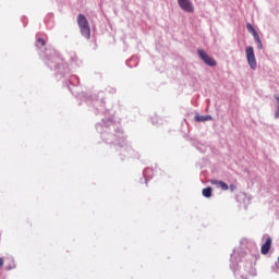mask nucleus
<instances>
[{
  "label": "nucleus",
  "mask_w": 279,
  "mask_h": 279,
  "mask_svg": "<svg viewBox=\"0 0 279 279\" xmlns=\"http://www.w3.org/2000/svg\"><path fill=\"white\" fill-rule=\"evenodd\" d=\"M178 3L184 12H193V3L190 0H178Z\"/></svg>",
  "instance_id": "4"
},
{
  "label": "nucleus",
  "mask_w": 279,
  "mask_h": 279,
  "mask_svg": "<svg viewBox=\"0 0 279 279\" xmlns=\"http://www.w3.org/2000/svg\"><path fill=\"white\" fill-rule=\"evenodd\" d=\"M37 45H38V47H40V46H41V47H45V41H44V39H43V38H39Z\"/></svg>",
  "instance_id": "11"
},
{
  "label": "nucleus",
  "mask_w": 279,
  "mask_h": 279,
  "mask_svg": "<svg viewBox=\"0 0 279 279\" xmlns=\"http://www.w3.org/2000/svg\"><path fill=\"white\" fill-rule=\"evenodd\" d=\"M194 119L197 123H202L204 121H210L213 118L210 116H195Z\"/></svg>",
  "instance_id": "7"
},
{
  "label": "nucleus",
  "mask_w": 279,
  "mask_h": 279,
  "mask_svg": "<svg viewBox=\"0 0 279 279\" xmlns=\"http://www.w3.org/2000/svg\"><path fill=\"white\" fill-rule=\"evenodd\" d=\"M256 43H258L259 45V49H263V44L260 43V38L259 37H255Z\"/></svg>",
  "instance_id": "12"
},
{
  "label": "nucleus",
  "mask_w": 279,
  "mask_h": 279,
  "mask_svg": "<svg viewBox=\"0 0 279 279\" xmlns=\"http://www.w3.org/2000/svg\"><path fill=\"white\" fill-rule=\"evenodd\" d=\"M210 184H213L214 186H218L222 191H228V189H229V186L227 185L226 182L219 181V180H215V179L210 180Z\"/></svg>",
  "instance_id": "6"
},
{
  "label": "nucleus",
  "mask_w": 279,
  "mask_h": 279,
  "mask_svg": "<svg viewBox=\"0 0 279 279\" xmlns=\"http://www.w3.org/2000/svg\"><path fill=\"white\" fill-rule=\"evenodd\" d=\"M275 99H276V101H277V104H278V106H277V111H276V113H275V117H276V119H278V117H279V96H275Z\"/></svg>",
  "instance_id": "10"
},
{
  "label": "nucleus",
  "mask_w": 279,
  "mask_h": 279,
  "mask_svg": "<svg viewBox=\"0 0 279 279\" xmlns=\"http://www.w3.org/2000/svg\"><path fill=\"white\" fill-rule=\"evenodd\" d=\"M229 189H230V191H235V190H236V185L231 184V185L229 186Z\"/></svg>",
  "instance_id": "13"
},
{
  "label": "nucleus",
  "mask_w": 279,
  "mask_h": 279,
  "mask_svg": "<svg viewBox=\"0 0 279 279\" xmlns=\"http://www.w3.org/2000/svg\"><path fill=\"white\" fill-rule=\"evenodd\" d=\"M271 250V238H267L266 242L262 245L260 253L266 255Z\"/></svg>",
  "instance_id": "5"
},
{
  "label": "nucleus",
  "mask_w": 279,
  "mask_h": 279,
  "mask_svg": "<svg viewBox=\"0 0 279 279\" xmlns=\"http://www.w3.org/2000/svg\"><path fill=\"white\" fill-rule=\"evenodd\" d=\"M77 25L83 36H90V25L88 24V20H86V16L80 14L77 16Z\"/></svg>",
  "instance_id": "1"
},
{
  "label": "nucleus",
  "mask_w": 279,
  "mask_h": 279,
  "mask_svg": "<svg viewBox=\"0 0 279 279\" xmlns=\"http://www.w3.org/2000/svg\"><path fill=\"white\" fill-rule=\"evenodd\" d=\"M203 195H204V197H211L213 196V189L211 187L203 189Z\"/></svg>",
  "instance_id": "8"
},
{
  "label": "nucleus",
  "mask_w": 279,
  "mask_h": 279,
  "mask_svg": "<svg viewBox=\"0 0 279 279\" xmlns=\"http://www.w3.org/2000/svg\"><path fill=\"white\" fill-rule=\"evenodd\" d=\"M197 53L205 64L208 66H217V61H215L213 57L208 56L204 50L198 49Z\"/></svg>",
  "instance_id": "3"
},
{
  "label": "nucleus",
  "mask_w": 279,
  "mask_h": 279,
  "mask_svg": "<svg viewBox=\"0 0 279 279\" xmlns=\"http://www.w3.org/2000/svg\"><path fill=\"white\" fill-rule=\"evenodd\" d=\"M245 51H246V60L248 62L250 68L253 71H256L257 63H256V54H254V48L247 47Z\"/></svg>",
  "instance_id": "2"
},
{
  "label": "nucleus",
  "mask_w": 279,
  "mask_h": 279,
  "mask_svg": "<svg viewBox=\"0 0 279 279\" xmlns=\"http://www.w3.org/2000/svg\"><path fill=\"white\" fill-rule=\"evenodd\" d=\"M0 267H3V258L0 257Z\"/></svg>",
  "instance_id": "14"
},
{
  "label": "nucleus",
  "mask_w": 279,
  "mask_h": 279,
  "mask_svg": "<svg viewBox=\"0 0 279 279\" xmlns=\"http://www.w3.org/2000/svg\"><path fill=\"white\" fill-rule=\"evenodd\" d=\"M246 29L250 32V34H252L253 36H258V33H256V29L254 28V26H252V24L246 25Z\"/></svg>",
  "instance_id": "9"
}]
</instances>
